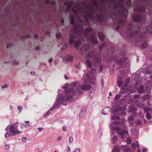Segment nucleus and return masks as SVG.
Listing matches in <instances>:
<instances>
[{"label": "nucleus", "instance_id": "55", "mask_svg": "<svg viewBox=\"0 0 152 152\" xmlns=\"http://www.w3.org/2000/svg\"><path fill=\"white\" fill-rule=\"evenodd\" d=\"M52 61H53V59L52 58H50L48 61L50 63H51L52 62Z\"/></svg>", "mask_w": 152, "mask_h": 152}, {"label": "nucleus", "instance_id": "4", "mask_svg": "<svg viewBox=\"0 0 152 152\" xmlns=\"http://www.w3.org/2000/svg\"><path fill=\"white\" fill-rule=\"evenodd\" d=\"M89 49V47L88 45H84L80 48L79 52L80 53H86Z\"/></svg>", "mask_w": 152, "mask_h": 152}, {"label": "nucleus", "instance_id": "20", "mask_svg": "<svg viewBox=\"0 0 152 152\" xmlns=\"http://www.w3.org/2000/svg\"><path fill=\"white\" fill-rule=\"evenodd\" d=\"M144 111L145 113H147L148 111H152V108H150L148 107H145L144 108Z\"/></svg>", "mask_w": 152, "mask_h": 152}, {"label": "nucleus", "instance_id": "59", "mask_svg": "<svg viewBox=\"0 0 152 152\" xmlns=\"http://www.w3.org/2000/svg\"><path fill=\"white\" fill-rule=\"evenodd\" d=\"M35 72H31V74L32 75H35Z\"/></svg>", "mask_w": 152, "mask_h": 152}, {"label": "nucleus", "instance_id": "44", "mask_svg": "<svg viewBox=\"0 0 152 152\" xmlns=\"http://www.w3.org/2000/svg\"><path fill=\"white\" fill-rule=\"evenodd\" d=\"M136 34V33H135V32H134V33H133L132 34H127V36L128 37H129V36H130V37H131V36H133L134 35V34Z\"/></svg>", "mask_w": 152, "mask_h": 152}, {"label": "nucleus", "instance_id": "29", "mask_svg": "<svg viewBox=\"0 0 152 152\" xmlns=\"http://www.w3.org/2000/svg\"><path fill=\"white\" fill-rule=\"evenodd\" d=\"M77 83L78 82L77 81L74 82L71 84V86L72 87H75L77 84Z\"/></svg>", "mask_w": 152, "mask_h": 152}, {"label": "nucleus", "instance_id": "26", "mask_svg": "<svg viewBox=\"0 0 152 152\" xmlns=\"http://www.w3.org/2000/svg\"><path fill=\"white\" fill-rule=\"evenodd\" d=\"M91 30V29L90 28H87L85 30V31L84 33V34L86 35L87 33H88L90 32Z\"/></svg>", "mask_w": 152, "mask_h": 152}, {"label": "nucleus", "instance_id": "30", "mask_svg": "<svg viewBox=\"0 0 152 152\" xmlns=\"http://www.w3.org/2000/svg\"><path fill=\"white\" fill-rule=\"evenodd\" d=\"M85 111H81L80 114L79 115V117L80 118H82L84 115Z\"/></svg>", "mask_w": 152, "mask_h": 152}, {"label": "nucleus", "instance_id": "5", "mask_svg": "<svg viewBox=\"0 0 152 152\" xmlns=\"http://www.w3.org/2000/svg\"><path fill=\"white\" fill-rule=\"evenodd\" d=\"M64 92L66 93L71 94L72 95L75 96L76 94V91L75 89H68L65 90Z\"/></svg>", "mask_w": 152, "mask_h": 152}, {"label": "nucleus", "instance_id": "49", "mask_svg": "<svg viewBox=\"0 0 152 152\" xmlns=\"http://www.w3.org/2000/svg\"><path fill=\"white\" fill-rule=\"evenodd\" d=\"M91 41H92L93 43L94 44H96L95 39L94 38H92V40Z\"/></svg>", "mask_w": 152, "mask_h": 152}, {"label": "nucleus", "instance_id": "53", "mask_svg": "<svg viewBox=\"0 0 152 152\" xmlns=\"http://www.w3.org/2000/svg\"><path fill=\"white\" fill-rule=\"evenodd\" d=\"M69 140L70 142H72L73 140V138L72 137H70L69 139Z\"/></svg>", "mask_w": 152, "mask_h": 152}, {"label": "nucleus", "instance_id": "31", "mask_svg": "<svg viewBox=\"0 0 152 152\" xmlns=\"http://www.w3.org/2000/svg\"><path fill=\"white\" fill-rule=\"evenodd\" d=\"M61 37V35L60 33L58 32L56 34V37L57 39L60 38Z\"/></svg>", "mask_w": 152, "mask_h": 152}, {"label": "nucleus", "instance_id": "34", "mask_svg": "<svg viewBox=\"0 0 152 152\" xmlns=\"http://www.w3.org/2000/svg\"><path fill=\"white\" fill-rule=\"evenodd\" d=\"M148 103L149 105L152 106V99L149 100L148 102Z\"/></svg>", "mask_w": 152, "mask_h": 152}, {"label": "nucleus", "instance_id": "10", "mask_svg": "<svg viewBox=\"0 0 152 152\" xmlns=\"http://www.w3.org/2000/svg\"><path fill=\"white\" fill-rule=\"evenodd\" d=\"M145 86L147 88H149L151 90L152 87V82L150 81H147L146 83Z\"/></svg>", "mask_w": 152, "mask_h": 152}, {"label": "nucleus", "instance_id": "8", "mask_svg": "<svg viewBox=\"0 0 152 152\" xmlns=\"http://www.w3.org/2000/svg\"><path fill=\"white\" fill-rule=\"evenodd\" d=\"M131 146L133 148V150H134V151L135 150L136 148H139V147L138 141H136L134 143L133 142Z\"/></svg>", "mask_w": 152, "mask_h": 152}, {"label": "nucleus", "instance_id": "35", "mask_svg": "<svg viewBox=\"0 0 152 152\" xmlns=\"http://www.w3.org/2000/svg\"><path fill=\"white\" fill-rule=\"evenodd\" d=\"M11 136L10 134L8 132H7L5 135V137L7 138V137H10Z\"/></svg>", "mask_w": 152, "mask_h": 152}, {"label": "nucleus", "instance_id": "9", "mask_svg": "<svg viewBox=\"0 0 152 152\" xmlns=\"http://www.w3.org/2000/svg\"><path fill=\"white\" fill-rule=\"evenodd\" d=\"M134 118L133 116L132 115L130 116L127 119V121L129 124L131 125L133 124V122Z\"/></svg>", "mask_w": 152, "mask_h": 152}, {"label": "nucleus", "instance_id": "47", "mask_svg": "<svg viewBox=\"0 0 152 152\" xmlns=\"http://www.w3.org/2000/svg\"><path fill=\"white\" fill-rule=\"evenodd\" d=\"M103 69V66H100L99 67V72L100 73L102 72Z\"/></svg>", "mask_w": 152, "mask_h": 152}, {"label": "nucleus", "instance_id": "18", "mask_svg": "<svg viewBox=\"0 0 152 152\" xmlns=\"http://www.w3.org/2000/svg\"><path fill=\"white\" fill-rule=\"evenodd\" d=\"M112 120H118L120 118V117L118 115H116L114 114L113 116L112 117Z\"/></svg>", "mask_w": 152, "mask_h": 152}, {"label": "nucleus", "instance_id": "43", "mask_svg": "<svg viewBox=\"0 0 152 152\" xmlns=\"http://www.w3.org/2000/svg\"><path fill=\"white\" fill-rule=\"evenodd\" d=\"M142 124L141 122L139 120L137 121V125H140Z\"/></svg>", "mask_w": 152, "mask_h": 152}, {"label": "nucleus", "instance_id": "45", "mask_svg": "<svg viewBox=\"0 0 152 152\" xmlns=\"http://www.w3.org/2000/svg\"><path fill=\"white\" fill-rule=\"evenodd\" d=\"M127 4L129 6H130L131 4V2L130 0H128L126 2Z\"/></svg>", "mask_w": 152, "mask_h": 152}, {"label": "nucleus", "instance_id": "63", "mask_svg": "<svg viewBox=\"0 0 152 152\" xmlns=\"http://www.w3.org/2000/svg\"><path fill=\"white\" fill-rule=\"evenodd\" d=\"M39 49H40L39 47H36V50H39Z\"/></svg>", "mask_w": 152, "mask_h": 152}, {"label": "nucleus", "instance_id": "15", "mask_svg": "<svg viewBox=\"0 0 152 152\" xmlns=\"http://www.w3.org/2000/svg\"><path fill=\"white\" fill-rule=\"evenodd\" d=\"M76 39L75 37L73 35H70L69 37V43L70 45L72 44L73 43V41L74 39Z\"/></svg>", "mask_w": 152, "mask_h": 152}, {"label": "nucleus", "instance_id": "41", "mask_svg": "<svg viewBox=\"0 0 152 152\" xmlns=\"http://www.w3.org/2000/svg\"><path fill=\"white\" fill-rule=\"evenodd\" d=\"M18 109L20 112H21L22 111V107L20 106H19L18 107Z\"/></svg>", "mask_w": 152, "mask_h": 152}, {"label": "nucleus", "instance_id": "48", "mask_svg": "<svg viewBox=\"0 0 152 152\" xmlns=\"http://www.w3.org/2000/svg\"><path fill=\"white\" fill-rule=\"evenodd\" d=\"M5 147L6 149H9L10 148V146L8 145H5Z\"/></svg>", "mask_w": 152, "mask_h": 152}, {"label": "nucleus", "instance_id": "7", "mask_svg": "<svg viewBox=\"0 0 152 152\" xmlns=\"http://www.w3.org/2000/svg\"><path fill=\"white\" fill-rule=\"evenodd\" d=\"M126 61L127 59L126 58H122L118 60L117 64L118 65H122L124 63L126 62Z\"/></svg>", "mask_w": 152, "mask_h": 152}, {"label": "nucleus", "instance_id": "38", "mask_svg": "<svg viewBox=\"0 0 152 152\" xmlns=\"http://www.w3.org/2000/svg\"><path fill=\"white\" fill-rule=\"evenodd\" d=\"M132 140L130 138H128L126 140V142L128 144H130L131 143Z\"/></svg>", "mask_w": 152, "mask_h": 152}, {"label": "nucleus", "instance_id": "39", "mask_svg": "<svg viewBox=\"0 0 152 152\" xmlns=\"http://www.w3.org/2000/svg\"><path fill=\"white\" fill-rule=\"evenodd\" d=\"M12 64L13 65H18L19 63L17 61H14L12 62Z\"/></svg>", "mask_w": 152, "mask_h": 152}, {"label": "nucleus", "instance_id": "37", "mask_svg": "<svg viewBox=\"0 0 152 152\" xmlns=\"http://www.w3.org/2000/svg\"><path fill=\"white\" fill-rule=\"evenodd\" d=\"M147 43L145 42L144 44H142L141 45V46L142 48H147Z\"/></svg>", "mask_w": 152, "mask_h": 152}, {"label": "nucleus", "instance_id": "52", "mask_svg": "<svg viewBox=\"0 0 152 152\" xmlns=\"http://www.w3.org/2000/svg\"><path fill=\"white\" fill-rule=\"evenodd\" d=\"M66 129V126H64L63 128V130L64 132H65Z\"/></svg>", "mask_w": 152, "mask_h": 152}, {"label": "nucleus", "instance_id": "61", "mask_svg": "<svg viewBox=\"0 0 152 152\" xmlns=\"http://www.w3.org/2000/svg\"><path fill=\"white\" fill-rule=\"evenodd\" d=\"M70 151V148L69 146H67V151Z\"/></svg>", "mask_w": 152, "mask_h": 152}, {"label": "nucleus", "instance_id": "58", "mask_svg": "<svg viewBox=\"0 0 152 152\" xmlns=\"http://www.w3.org/2000/svg\"><path fill=\"white\" fill-rule=\"evenodd\" d=\"M62 137H61V136H60V137H58V138L57 140H61L62 139Z\"/></svg>", "mask_w": 152, "mask_h": 152}, {"label": "nucleus", "instance_id": "57", "mask_svg": "<svg viewBox=\"0 0 152 152\" xmlns=\"http://www.w3.org/2000/svg\"><path fill=\"white\" fill-rule=\"evenodd\" d=\"M43 129V128H39L38 129L39 132H40Z\"/></svg>", "mask_w": 152, "mask_h": 152}, {"label": "nucleus", "instance_id": "21", "mask_svg": "<svg viewBox=\"0 0 152 152\" xmlns=\"http://www.w3.org/2000/svg\"><path fill=\"white\" fill-rule=\"evenodd\" d=\"M124 83V81H121V80L118 81L117 83L118 86L121 87L122 86V85Z\"/></svg>", "mask_w": 152, "mask_h": 152}, {"label": "nucleus", "instance_id": "32", "mask_svg": "<svg viewBox=\"0 0 152 152\" xmlns=\"http://www.w3.org/2000/svg\"><path fill=\"white\" fill-rule=\"evenodd\" d=\"M96 72V69H92L91 70V71L90 72V73L91 75L93 74H95Z\"/></svg>", "mask_w": 152, "mask_h": 152}, {"label": "nucleus", "instance_id": "1", "mask_svg": "<svg viewBox=\"0 0 152 152\" xmlns=\"http://www.w3.org/2000/svg\"><path fill=\"white\" fill-rule=\"evenodd\" d=\"M119 121H115L113 122L110 126V128L113 130H116L119 136H121V138L124 139L126 138V136H124V134H128V132L127 130H121V128L117 126L114 127L113 125H115L116 124H119Z\"/></svg>", "mask_w": 152, "mask_h": 152}, {"label": "nucleus", "instance_id": "33", "mask_svg": "<svg viewBox=\"0 0 152 152\" xmlns=\"http://www.w3.org/2000/svg\"><path fill=\"white\" fill-rule=\"evenodd\" d=\"M121 95L120 94L117 95L114 98V99L115 100H118L120 97Z\"/></svg>", "mask_w": 152, "mask_h": 152}, {"label": "nucleus", "instance_id": "64", "mask_svg": "<svg viewBox=\"0 0 152 152\" xmlns=\"http://www.w3.org/2000/svg\"><path fill=\"white\" fill-rule=\"evenodd\" d=\"M25 123H26V124L29 123V121H25Z\"/></svg>", "mask_w": 152, "mask_h": 152}, {"label": "nucleus", "instance_id": "50", "mask_svg": "<svg viewBox=\"0 0 152 152\" xmlns=\"http://www.w3.org/2000/svg\"><path fill=\"white\" fill-rule=\"evenodd\" d=\"M118 112V111L115 109H114L113 110H112V113H117Z\"/></svg>", "mask_w": 152, "mask_h": 152}, {"label": "nucleus", "instance_id": "13", "mask_svg": "<svg viewBox=\"0 0 152 152\" xmlns=\"http://www.w3.org/2000/svg\"><path fill=\"white\" fill-rule=\"evenodd\" d=\"M129 112H132L134 111H135L137 110V108L135 107L131 106L129 107Z\"/></svg>", "mask_w": 152, "mask_h": 152}, {"label": "nucleus", "instance_id": "3", "mask_svg": "<svg viewBox=\"0 0 152 152\" xmlns=\"http://www.w3.org/2000/svg\"><path fill=\"white\" fill-rule=\"evenodd\" d=\"M10 131L11 133L13 134V135H15L17 134L21 133L16 129V127L13 125H12L10 128Z\"/></svg>", "mask_w": 152, "mask_h": 152}, {"label": "nucleus", "instance_id": "2", "mask_svg": "<svg viewBox=\"0 0 152 152\" xmlns=\"http://www.w3.org/2000/svg\"><path fill=\"white\" fill-rule=\"evenodd\" d=\"M83 77L84 78L83 79V81L84 83H87L88 82L91 83L96 80L95 77L91 78L88 74H86V76L84 75Z\"/></svg>", "mask_w": 152, "mask_h": 152}, {"label": "nucleus", "instance_id": "40", "mask_svg": "<svg viewBox=\"0 0 152 152\" xmlns=\"http://www.w3.org/2000/svg\"><path fill=\"white\" fill-rule=\"evenodd\" d=\"M150 97V96L148 94L145 95L143 96V98L145 99L147 98H148Z\"/></svg>", "mask_w": 152, "mask_h": 152}, {"label": "nucleus", "instance_id": "16", "mask_svg": "<svg viewBox=\"0 0 152 152\" xmlns=\"http://www.w3.org/2000/svg\"><path fill=\"white\" fill-rule=\"evenodd\" d=\"M73 57L70 56H67L65 57L66 60L67 61H72L73 59Z\"/></svg>", "mask_w": 152, "mask_h": 152}, {"label": "nucleus", "instance_id": "14", "mask_svg": "<svg viewBox=\"0 0 152 152\" xmlns=\"http://www.w3.org/2000/svg\"><path fill=\"white\" fill-rule=\"evenodd\" d=\"M76 90L77 92L79 94H83V90L81 89V87L77 86V87Z\"/></svg>", "mask_w": 152, "mask_h": 152}, {"label": "nucleus", "instance_id": "23", "mask_svg": "<svg viewBox=\"0 0 152 152\" xmlns=\"http://www.w3.org/2000/svg\"><path fill=\"white\" fill-rule=\"evenodd\" d=\"M107 107H106V108L104 109L102 111V114L104 115H106L108 113V112H109V111H107Z\"/></svg>", "mask_w": 152, "mask_h": 152}, {"label": "nucleus", "instance_id": "25", "mask_svg": "<svg viewBox=\"0 0 152 152\" xmlns=\"http://www.w3.org/2000/svg\"><path fill=\"white\" fill-rule=\"evenodd\" d=\"M80 44V42L79 41L75 43V47L77 49H78V47L79 46Z\"/></svg>", "mask_w": 152, "mask_h": 152}, {"label": "nucleus", "instance_id": "11", "mask_svg": "<svg viewBox=\"0 0 152 152\" xmlns=\"http://www.w3.org/2000/svg\"><path fill=\"white\" fill-rule=\"evenodd\" d=\"M120 149L119 147L117 145H115L113 150L112 152H120Z\"/></svg>", "mask_w": 152, "mask_h": 152}, {"label": "nucleus", "instance_id": "12", "mask_svg": "<svg viewBox=\"0 0 152 152\" xmlns=\"http://www.w3.org/2000/svg\"><path fill=\"white\" fill-rule=\"evenodd\" d=\"M138 91L139 93H141L144 91V87L142 85L140 86L138 89Z\"/></svg>", "mask_w": 152, "mask_h": 152}, {"label": "nucleus", "instance_id": "56", "mask_svg": "<svg viewBox=\"0 0 152 152\" xmlns=\"http://www.w3.org/2000/svg\"><path fill=\"white\" fill-rule=\"evenodd\" d=\"M70 20H71V23L72 24H73L74 22L73 21V19H72L71 18H70Z\"/></svg>", "mask_w": 152, "mask_h": 152}, {"label": "nucleus", "instance_id": "22", "mask_svg": "<svg viewBox=\"0 0 152 152\" xmlns=\"http://www.w3.org/2000/svg\"><path fill=\"white\" fill-rule=\"evenodd\" d=\"M123 148L126 151H128L129 150L130 151V149H129V147L127 145H126L124 146Z\"/></svg>", "mask_w": 152, "mask_h": 152}, {"label": "nucleus", "instance_id": "62", "mask_svg": "<svg viewBox=\"0 0 152 152\" xmlns=\"http://www.w3.org/2000/svg\"><path fill=\"white\" fill-rule=\"evenodd\" d=\"M64 77L65 78V79L66 80H68V79L69 78L68 77L66 76V75H65Z\"/></svg>", "mask_w": 152, "mask_h": 152}, {"label": "nucleus", "instance_id": "51", "mask_svg": "<svg viewBox=\"0 0 152 152\" xmlns=\"http://www.w3.org/2000/svg\"><path fill=\"white\" fill-rule=\"evenodd\" d=\"M27 140V138L26 137H23L22 139V140L23 141H25Z\"/></svg>", "mask_w": 152, "mask_h": 152}, {"label": "nucleus", "instance_id": "54", "mask_svg": "<svg viewBox=\"0 0 152 152\" xmlns=\"http://www.w3.org/2000/svg\"><path fill=\"white\" fill-rule=\"evenodd\" d=\"M80 150L79 149H76L74 152H80Z\"/></svg>", "mask_w": 152, "mask_h": 152}, {"label": "nucleus", "instance_id": "42", "mask_svg": "<svg viewBox=\"0 0 152 152\" xmlns=\"http://www.w3.org/2000/svg\"><path fill=\"white\" fill-rule=\"evenodd\" d=\"M130 80V79L129 78H128L126 79L125 81L127 84H128L129 83Z\"/></svg>", "mask_w": 152, "mask_h": 152}, {"label": "nucleus", "instance_id": "6", "mask_svg": "<svg viewBox=\"0 0 152 152\" xmlns=\"http://www.w3.org/2000/svg\"><path fill=\"white\" fill-rule=\"evenodd\" d=\"M91 86L89 85H83L81 86V89L83 91L89 90L91 88Z\"/></svg>", "mask_w": 152, "mask_h": 152}, {"label": "nucleus", "instance_id": "27", "mask_svg": "<svg viewBox=\"0 0 152 152\" xmlns=\"http://www.w3.org/2000/svg\"><path fill=\"white\" fill-rule=\"evenodd\" d=\"M146 117L147 119L149 120L150 119L151 117L149 113H148L146 115Z\"/></svg>", "mask_w": 152, "mask_h": 152}, {"label": "nucleus", "instance_id": "46", "mask_svg": "<svg viewBox=\"0 0 152 152\" xmlns=\"http://www.w3.org/2000/svg\"><path fill=\"white\" fill-rule=\"evenodd\" d=\"M50 112L49 111L47 112L45 114H44V117H45L46 116H47L49 114H50Z\"/></svg>", "mask_w": 152, "mask_h": 152}, {"label": "nucleus", "instance_id": "60", "mask_svg": "<svg viewBox=\"0 0 152 152\" xmlns=\"http://www.w3.org/2000/svg\"><path fill=\"white\" fill-rule=\"evenodd\" d=\"M38 36L37 35V34H35L34 35V37L36 39V38H38Z\"/></svg>", "mask_w": 152, "mask_h": 152}, {"label": "nucleus", "instance_id": "24", "mask_svg": "<svg viewBox=\"0 0 152 152\" xmlns=\"http://www.w3.org/2000/svg\"><path fill=\"white\" fill-rule=\"evenodd\" d=\"M86 63L87 65L89 67H91V63L89 60H87L86 61Z\"/></svg>", "mask_w": 152, "mask_h": 152}, {"label": "nucleus", "instance_id": "19", "mask_svg": "<svg viewBox=\"0 0 152 152\" xmlns=\"http://www.w3.org/2000/svg\"><path fill=\"white\" fill-rule=\"evenodd\" d=\"M117 140V137L116 135L114 136L112 138V140L113 143H115V141H116Z\"/></svg>", "mask_w": 152, "mask_h": 152}, {"label": "nucleus", "instance_id": "28", "mask_svg": "<svg viewBox=\"0 0 152 152\" xmlns=\"http://www.w3.org/2000/svg\"><path fill=\"white\" fill-rule=\"evenodd\" d=\"M94 53L92 51H90L88 53V57L91 58L93 55Z\"/></svg>", "mask_w": 152, "mask_h": 152}, {"label": "nucleus", "instance_id": "36", "mask_svg": "<svg viewBox=\"0 0 152 152\" xmlns=\"http://www.w3.org/2000/svg\"><path fill=\"white\" fill-rule=\"evenodd\" d=\"M72 98V96L71 95H69L65 99L66 101H68L69 99H70Z\"/></svg>", "mask_w": 152, "mask_h": 152}, {"label": "nucleus", "instance_id": "17", "mask_svg": "<svg viewBox=\"0 0 152 152\" xmlns=\"http://www.w3.org/2000/svg\"><path fill=\"white\" fill-rule=\"evenodd\" d=\"M98 36L99 38L101 41H103L104 40V37L102 34H101V33H99Z\"/></svg>", "mask_w": 152, "mask_h": 152}]
</instances>
